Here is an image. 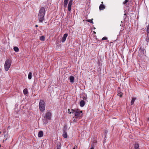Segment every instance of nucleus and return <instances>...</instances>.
Returning a JSON list of instances; mask_svg holds the SVG:
<instances>
[{
	"label": "nucleus",
	"instance_id": "nucleus-1",
	"mask_svg": "<svg viewBox=\"0 0 149 149\" xmlns=\"http://www.w3.org/2000/svg\"><path fill=\"white\" fill-rule=\"evenodd\" d=\"M45 13V8L43 7H41L38 16V19L40 22H42L44 20Z\"/></svg>",
	"mask_w": 149,
	"mask_h": 149
},
{
	"label": "nucleus",
	"instance_id": "nucleus-2",
	"mask_svg": "<svg viewBox=\"0 0 149 149\" xmlns=\"http://www.w3.org/2000/svg\"><path fill=\"white\" fill-rule=\"evenodd\" d=\"M39 108L40 111L43 112L44 111L45 109V101L43 100H40L39 104Z\"/></svg>",
	"mask_w": 149,
	"mask_h": 149
},
{
	"label": "nucleus",
	"instance_id": "nucleus-3",
	"mask_svg": "<svg viewBox=\"0 0 149 149\" xmlns=\"http://www.w3.org/2000/svg\"><path fill=\"white\" fill-rule=\"evenodd\" d=\"M11 64L10 60L9 59L6 60L4 64V69L6 71H8L9 70Z\"/></svg>",
	"mask_w": 149,
	"mask_h": 149
},
{
	"label": "nucleus",
	"instance_id": "nucleus-4",
	"mask_svg": "<svg viewBox=\"0 0 149 149\" xmlns=\"http://www.w3.org/2000/svg\"><path fill=\"white\" fill-rule=\"evenodd\" d=\"M82 111H80L79 110L77 109L75 113L74 116L78 118V120L81 118L82 117Z\"/></svg>",
	"mask_w": 149,
	"mask_h": 149
},
{
	"label": "nucleus",
	"instance_id": "nucleus-5",
	"mask_svg": "<svg viewBox=\"0 0 149 149\" xmlns=\"http://www.w3.org/2000/svg\"><path fill=\"white\" fill-rule=\"evenodd\" d=\"M51 117V113L49 111H47L44 118L50 120Z\"/></svg>",
	"mask_w": 149,
	"mask_h": 149
},
{
	"label": "nucleus",
	"instance_id": "nucleus-6",
	"mask_svg": "<svg viewBox=\"0 0 149 149\" xmlns=\"http://www.w3.org/2000/svg\"><path fill=\"white\" fill-rule=\"evenodd\" d=\"M73 1V0H70L69 2L68 5V10L70 11L71 10V7L72 5V3Z\"/></svg>",
	"mask_w": 149,
	"mask_h": 149
},
{
	"label": "nucleus",
	"instance_id": "nucleus-7",
	"mask_svg": "<svg viewBox=\"0 0 149 149\" xmlns=\"http://www.w3.org/2000/svg\"><path fill=\"white\" fill-rule=\"evenodd\" d=\"M68 36V35L67 33H65L64 34L63 37H62L61 39V41L62 42H65Z\"/></svg>",
	"mask_w": 149,
	"mask_h": 149
},
{
	"label": "nucleus",
	"instance_id": "nucleus-8",
	"mask_svg": "<svg viewBox=\"0 0 149 149\" xmlns=\"http://www.w3.org/2000/svg\"><path fill=\"white\" fill-rule=\"evenodd\" d=\"M43 135V132L42 131H40L38 132V136L39 137H42Z\"/></svg>",
	"mask_w": 149,
	"mask_h": 149
},
{
	"label": "nucleus",
	"instance_id": "nucleus-9",
	"mask_svg": "<svg viewBox=\"0 0 149 149\" xmlns=\"http://www.w3.org/2000/svg\"><path fill=\"white\" fill-rule=\"evenodd\" d=\"M67 134L66 130H64L63 136L64 138H66L67 137Z\"/></svg>",
	"mask_w": 149,
	"mask_h": 149
},
{
	"label": "nucleus",
	"instance_id": "nucleus-10",
	"mask_svg": "<svg viewBox=\"0 0 149 149\" xmlns=\"http://www.w3.org/2000/svg\"><path fill=\"white\" fill-rule=\"evenodd\" d=\"M68 2V0H64L63 2V6L65 8H66L67 7Z\"/></svg>",
	"mask_w": 149,
	"mask_h": 149
},
{
	"label": "nucleus",
	"instance_id": "nucleus-11",
	"mask_svg": "<svg viewBox=\"0 0 149 149\" xmlns=\"http://www.w3.org/2000/svg\"><path fill=\"white\" fill-rule=\"evenodd\" d=\"M105 6L102 4H101L99 6V9L100 10H103L105 8Z\"/></svg>",
	"mask_w": 149,
	"mask_h": 149
},
{
	"label": "nucleus",
	"instance_id": "nucleus-12",
	"mask_svg": "<svg viewBox=\"0 0 149 149\" xmlns=\"http://www.w3.org/2000/svg\"><path fill=\"white\" fill-rule=\"evenodd\" d=\"M74 77L72 76H71L70 77V81L71 83H73L74 82Z\"/></svg>",
	"mask_w": 149,
	"mask_h": 149
},
{
	"label": "nucleus",
	"instance_id": "nucleus-13",
	"mask_svg": "<svg viewBox=\"0 0 149 149\" xmlns=\"http://www.w3.org/2000/svg\"><path fill=\"white\" fill-rule=\"evenodd\" d=\"M85 105V102L83 100H81L80 102V105L81 107H83Z\"/></svg>",
	"mask_w": 149,
	"mask_h": 149
},
{
	"label": "nucleus",
	"instance_id": "nucleus-14",
	"mask_svg": "<svg viewBox=\"0 0 149 149\" xmlns=\"http://www.w3.org/2000/svg\"><path fill=\"white\" fill-rule=\"evenodd\" d=\"M135 98L133 97L132 98V100L131 101V105H132L133 104L134 102V101H135Z\"/></svg>",
	"mask_w": 149,
	"mask_h": 149
},
{
	"label": "nucleus",
	"instance_id": "nucleus-15",
	"mask_svg": "<svg viewBox=\"0 0 149 149\" xmlns=\"http://www.w3.org/2000/svg\"><path fill=\"white\" fill-rule=\"evenodd\" d=\"M23 93L25 95H26L28 93V90L27 88H25L23 90Z\"/></svg>",
	"mask_w": 149,
	"mask_h": 149
},
{
	"label": "nucleus",
	"instance_id": "nucleus-16",
	"mask_svg": "<svg viewBox=\"0 0 149 149\" xmlns=\"http://www.w3.org/2000/svg\"><path fill=\"white\" fill-rule=\"evenodd\" d=\"M134 149H139V146L138 144L135 143V144Z\"/></svg>",
	"mask_w": 149,
	"mask_h": 149
},
{
	"label": "nucleus",
	"instance_id": "nucleus-17",
	"mask_svg": "<svg viewBox=\"0 0 149 149\" xmlns=\"http://www.w3.org/2000/svg\"><path fill=\"white\" fill-rule=\"evenodd\" d=\"M32 77V73L31 72H29V73L28 75V78L29 79H31Z\"/></svg>",
	"mask_w": 149,
	"mask_h": 149
},
{
	"label": "nucleus",
	"instance_id": "nucleus-18",
	"mask_svg": "<svg viewBox=\"0 0 149 149\" xmlns=\"http://www.w3.org/2000/svg\"><path fill=\"white\" fill-rule=\"evenodd\" d=\"M14 50L16 52H18L19 51V48L17 47H15L13 48Z\"/></svg>",
	"mask_w": 149,
	"mask_h": 149
},
{
	"label": "nucleus",
	"instance_id": "nucleus-19",
	"mask_svg": "<svg viewBox=\"0 0 149 149\" xmlns=\"http://www.w3.org/2000/svg\"><path fill=\"white\" fill-rule=\"evenodd\" d=\"M61 145L60 143H58L57 146V149H61Z\"/></svg>",
	"mask_w": 149,
	"mask_h": 149
},
{
	"label": "nucleus",
	"instance_id": "nucleus-20",
	"mask_svg": "<svg viewBox=\"0 0 149 149\" xmlns=\"http://www.w3.org/2000/svg\"><path fill=\"white\" fill-rule=\"evenodd\" d=\"M77 110V109H76V110L71 109V111L70 112V114H71V113H73L74 114L75 113V112Z\"/></svg>",
	"mask_w": 149,
	"mask_h": 149
},
{
	"label": "nucleus",
	"instance_id": "nucleus-21",
	"mask_svg": "<svg viewBox=\"0 0 149 149\" xmlns=\"http://www.w3.org/2000/svg\"><path fill=\"white\" fill-rule=\"evenodd\" d=\"M146 32L147 35H148L149 34V25H148L147 28L146 29Z\"/></svg>",
	"mask_w": 149,
	"mask_h": 149
},
{
	"label": "nucleus",
	"instance_id": "nucleus-22",
	"mask_svg": "<svg viewBox=\"0 0 149 149\" xmlns=\"http://www.w3.org/2000/svg\"><path fill=\"white\" fill-rule=\"evenodd\" d=\"M40 40L42 41H44L45 40V37L43 36H42L40 38Z\"/></svg>",
	"mask_w": 149,
	"mask_h": 149
},
{
	"label": "nucleus",
	"instance_id": "nucleus-23",
	"mask_svg": "<svg viewBox=\"0 0 149 149\" xmlns=\"http://www.w3.org/2000/svg\"><path fill=\"white\" fill-rule=\"evenodd\" d=\"M93 19H88L86 20V21L89 22L90 23H92V24H93Z\"/></svg>",
	"mask_w": 149,
	"mask_h": 149
},
{
	"label": "nucleus",
	"instance_id": "nucleus-24",
	"mask_svg": "<svg viewBox=\"0 0 149 149\" xmlns=\"http://www.w3.org/2000/svg\"><path fill=\"white\" fill-rule=\"evenodd\" d=\"M128 1V0H125V1L123 2V4L124 5H126L127 4V3Z\"/></svg>",
	"mask_w": 149,
	"mask_h": 149
},
{
	"label": "nucleus",
	"instance_id": "nucleus-25",
	"mask_svg": "<svg viewBox=\"0 0 149 149\" xmlns=\"http://www.w3.org/2000/svg\"><path fill=\"white\" fill-rule=\"evenodd\" d=\"M78 120V118L76 117L73 120V122H76Z\"/></svg>",
	"mask_w": 149,
	"mask_h": 149
},
{
	"label": "nucleus",
	"instance_id": "nucleus-26",
	"mask_svg": "<svg viewBox=\"0 0 149 149\" xmlns=\"http://www.w3.org/2000/svg\"><path fill=\"white\" fill-rule=\"evenodd\" d=\"M122 93H118V95L120 97H122Z\"/></svg>",
	"mask_w": 149,
	"mask_h": 149
},
{
	"label": "nucleus",
	"instance_id": "nucleus-27",
	"mask_svg": "<svg viewBox=\"0 0 149 149\" xmlns=\"http://www.w3.org/2000/svg\"><path fill=\"white\" fill-rule=\"evenodd\" d=\"M140 52H141L142 53H143V54H144V49H140Z\"/></svg>",
	"mask_w": 149,
	"mask_h": 149
},
{
	"label": "nucleus",
	"instance_id": "nucleus-28",
	"mask_svg": "<svg viewBox=\"0 0 149 149\" xmlns=\"http://www.w3.org/2000/svg\"><path fill=\"white\" fill-rule=\"evenodd\" d=\"M107 39V38L106 37H104L102 39V40H106Z\"/></svg>",
	"mask_w": 149,
	"mask_h": 149
},
{
	"label": "nucleus",
	"instance_id": "nucleus-29",
	"mask_svg": "<svg viewBox=\"0 0 149 149\" xmlns=\"http://www.w3.org/2000/svg\"><path fill=\"white\" fill-rule=\"evenodd\" d=\"M78 147L76 145L74 148L73 149H77Z\"/></svg>",
	"mask_w": 149,
	"mask_h": 149
},
{
	"label": "nucleus",
	"instance_id": "nucleus-30",
	"mask_svg": "<svg viewBox=\"0 0 149 149\" xmlns=\"http://www.w3.org/2000/svg\"><path fill=\"white\" fill-rule=\"evenodd\" d=\"M95 140H94H94H93V144H94V143H97V141H95Z\"/></svg>",
	"mask_w": 149,
	"mask_h": 149
},
{
	"label": "nucleus",
	"instance_id": "nucleus-31",
	"mask_svg": "<svg viewBox=\"0 0 149 149\" xmlns=\"http://www.w3.org/2000/svg\"><path fill=\"white\" fill-rule=\"evenodd\" d=\"M90 149H94L93 146L91 145Z\"/></svg>",
	"mask_w": 149,
	"mask_h": 149
},
{
	"label": "nucleus",
	"instance_id": "nucleus-32",
	"mask_svg": "<svg viewBox=\"0 0 149 149\" xmlns=\"http://www.w3.org/2000/svg\"><path fill=\"white\" fill-rule=\"evenodd\" d=\"M68 113L70 114V109H68Z\"/></svg>",
	"mask_w": 149,
	"mask_h": 149
},
{
	"label": "nucleus",
	"instance_id": "nucleus-33",
	"mask_svg": "<svg viewBox=\"0 0 149 149\" xmlns=\"http://www.w3.org/2000/svg\"><path fill=\"white\" fill-rule=\"evenodd\" d=\"M86 99H87V98L86 97H85L84 98V99L85 100H86Z\"/></svg>",
	"mask_w": 149,
	"mask_h": 149
},
{
	"label": "nucleus",
	"instance_id": "nucleus-34",
	"mask_svg": "<svg viewBox=\"0 0 149 149\" xmlns=\"http://www.w3.org/2000/svg\"><path fill=\"white\" fill-rule=\"evenodd\" d=\"M38 26L37 25H35V26L36 27H37Z\"/></svg>",
	"mask_w": 149,
	"mask_h": 149
},
{
	"label": "nucleus",
	"instance_id": "nucleus-35",
	"mask_svg": "<svg viewBox=\"0 0 149 149\" xmlns=\"http://www.w3.org/2000/svg\"><path fill=\"white\" fill-rule=\"evenodd\" d=\"M148 121H149V117L148 118Z\"/></svg>",
	"mask_w": 149,
	"mask_h": 149
},
{
	"label": "nucleus",
	"instance_id": "nucleus-36",
	"mask_svg": "<svg viewBox=\"0 0 149 149\" xmlns=\"http://www.w3.org/2000/svg\"><path fill=\"white\" fill-rule=\"evenodd\" d=\"M103 3V2H101L102 4H102Z\"/></svg>",
	"mask_w": 149,
	"mask_h": 149
},
{
	"label": "nucleus",
	"instance_id": "nucleus-37",
	"mask_svg": "<svg viewBox=\"0 0 149 149\" xmlns=\"http://www.w3.org/2000/svg\"><path fill=\"white\" fill-rule=\"evenodd\" d=\"M126 15V13H125L124 14V15Z\"/></svg>",
	"mask_w": 149,
	"mask_h": 149
},
{
	"label": "nucleus",
	"instance_id": "nucleus-38",
	"mask_svg": "<svg viewBox=\"0 0 149 149\" xmlns=\"http://www.w3.org/2000/svg\"><path fill=\"white\" fill-rule=\"evenodd\" d=\"M5 136H6V135H5H5H4V136H5Z\"/></svg>",
	"mask_w": 149,
	"mask_h": 149
},
{
	"label": "nucleus",
	"instance_id": "nucleus-39",
	"mask_svg": "<svg viewBox=\"0 0 149 149\" xmlns=\"http://www.w3.org/2000/svg\"><path fill=\"white\" fill-rule=\"evenodd\" d=\"M1 132H0V134H1Z\"/></svg>",
	"mask_w": 149,
	"mask_h": 149
},
{
	"label": "nucleus",
	"instance_id": "nucleus-40",
	"mask_svg": "<svg viewBox=\"0 0 149 149\" xmlns=\"http://www.w3.org/2000/svg\"><path fill=\"white\" fill-rule=\"evenodd\" d=\"M1 147V145H0V147Z\"/></svg>",
	"mask_w": 149,
	"mask_h": 149
}]
</instances>
